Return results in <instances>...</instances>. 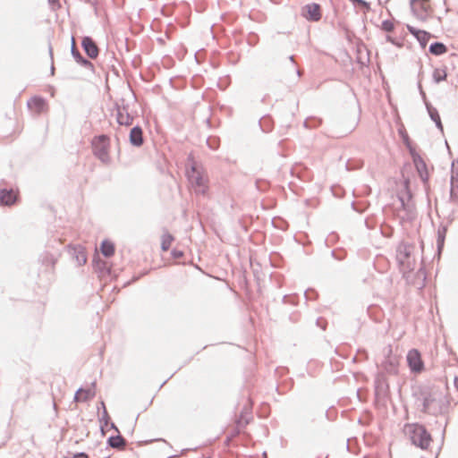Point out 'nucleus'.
<instances>
[{"mask_svg":"<svg viewBox=\"0 0 458 458\" xmlns=\"http://www.w3.org/2000/svg\"><path fill=\"white\" fill-rule=\"evenodd\" d=\"M407 432L412 443L422 449H427L431 442L430 435L427 432L424 427L412 424L406 427Z\"/></svg>","mask_w":458,"mask_h":458,"instance_id":"obj_1","label":"nucleus"},{"mask_svg":"<svg viewBox=\"0 0 458 458\" xmlns=\"http://www.w3.org/2000/svg\"><path fill=\"white\" fill-rule=\"evenodd\" d=\"M108 145V138L106 135H100L93 141L94 155L104 164L110 163Z\"/></svg>","mask_w":458,"mask_h":458,"instance_id":"obj_2","label":"nucleus"},{"mask_svg":"<svg viewBox=\"0 0 458 458\" xmlns=\"http://www.w3.org/2000/svg\"><path fill=\"white\" fill-rule=\"evenodd\" d=\"M250 419V409H245L240 415L239 419L235 421V424L227 428L228 438L232 439L238 436L242 429L249 423Z\"/></svg>","mask_w":458,"mask_h":458,"instance_id":"obj_3","label":"nucleus"},{"mask_svg":"<svg viewBox=\"0 0 458 458\" xmlns=\"http://www.w3.org/2000/svg\"><path fill=\"white\" fill-rule=\"evenodd\" d=\"M411 8L418 18L427 19L432 13L429 0H412Z\"/></svg>","mask_w":458,"mask_h":458,"instance_id":"obj_4","label":"nucleus"},{"mask_svg":"<svg viewBox=\"0 0 458 458\" xmlns=\"http://www.w3.org/2000/svg\"><path fill=\"white\" fill-rule=\"evenodd\" d=\"M407 362L411 371L420 373L424 369L421 354L417 349H411L407 354Z\"/></svg>","mask_w":458,"mask_h":458,"instance_id":"obj_5","label":"nucleus"},{"mask_svg":"<svg viewBox=\"0 0 458 458\" xmlns=\"http://www.w3.org/2000/svg\"><path fill=\"white\" fill-rule=\"evenodd\" d=\"M81 46L86 55L91 58L95 59L98 56L99 49L97 46L96 42L89 36H86L82 38Z\"/></svg>","mask_w":458,"mask_h":458,"instance_id":"obj_6","label":"nucleus"},{"mask_svg":"<svg viewBox=\"0 0 458 458\" xmlns=\"http://www.w3.org/2000/svg\"><path fill=\"white\" fill-rule=\"evenodd\" d=\"M302 15L307 20L318 21L321 19V9L318 4H310L304 6Z\"/></svg>","mask_w":458,"mask_h":458,"instance_id":"obj_7","label":"nucleus"},{"mask_svg":"<svg viewBox=\"0 0 458 458\" xmlns=\"http://www.w3.org/2000/svg\"><path fill=\"white\" fill-rule=\"evenodd\" d=\"M71 53H72V57L75 59V61L81 66L94 72V65L93 64L89 61L88 59L84 58L81 54L80 53V51L78 50V48L76 47L75 46V41H74V38H72V48H71Z\"/></svg>","mask_w":458,"mask_h":458,"instance_id":"obj_8","label":"nucleus"},{"mask_svg":"<svg viewBox=\"0 0 458 458\" xmlns=\"http://www.w3.org/2000/svg\"><path fill=\"white\" fill-rule=\"evenodd\" d=\"M116 121L120 125L129 126L132 123L133 117L128 113L125 106H117Z\"/></svg>","mask_w":458,"mask_h":458,"instance_id":"obj_9","label":"nucleus"},{"mask_svg":"<svg viewBox=\"0 0 458 458\" xmlns=\"http://www.w3.org/2000/svg\"><path fill=\"white\" fill-rule=\"evenodd\" d=\"M187 177L189 182L194 189L196 194L199 193L200 188V173L197 171V168L194 165H191V170H187Z\"/></svg>","mask_w":458,"mask_h":458,"instance_id":"obj_10","label":"nucleus"},{"mask_svg":"<svg viewBox=\"0 0 458 458\" xmlns=\"http://www.w3.org/2000/svg\"><path fill=\"white\" fill-rule=\"evenodd\" d=\"M451 198L458 201V164L453 165L451 179Z\"/></svg>","mask_w":458,"mask_h":458,"instance_id":"obj_11","label":"nucleus"},{"mask_svg":"<svg viewBox=\"0 0 458 458\" xmlns=\"http://www.w3.org/2000/svg\"><path fill=\"white\" fill-rule=\"evenodd\" d=\"M400 360L397 356L389 354L383 363L384 369L388 372L394 374L397 372Z\"/></svg>","mask_w":458,"mask_h":458,"instance_id":"obj_12","label":"nucleus"},{"mask_svg":"<svg viewBox=\"0 0 458 458\" xmlns=\"http://www.w3.org/2000/svg\"><path fill=\"white\" fill-rule=\"evenodd\" d=\"M16 194L13 190L0 191V205L11 206L16 201Z\"/></svg>","mask_w":458,"mask_h":458,"instance_id":"obj_13","label":"nucleus"},{"mask_svg":"<svg viewBox=\"0 0 458 458\" xmlns=\"http://www.w3.org/2000/svg\"><path fill=\"white\" fill-rule=\"evenodd\" d=\"M130 142L136 147L143 144L142 129L140 126H135L131 130Z\"/></svg>","mask_w":458,"mask_h":458,"instance_id":"obj_14","label":"nucleus"},{"mask_svg":"<svg viewBox=\"0 0 458 458\" xmlns=\"http://www.w3.org/2000/svg\"><path fill=\"white\" fill-rule=\"evenodd\" d=\"M407 29L423 45H426L430 38L429 33L425 30H418L410 25H407Z\"/></svg>","mask_w":458,"mask_h":458,"instance_id":"obj_15","label":"nucleus"},{"mask_svg":"<svg viewBox=\"0 0 458 458\" xmlns=\"http://www.w3.org/2000/svg\"><path fill=\"white\" fill-rule=\"evenodd\" d=\"M107 444L115 449H123L126 445V440L119 434L115 437H110L107 439Z\"/></svg>","mask_w":458,"mask_h":458,"instance_id":"obj_16","label":"nucleus"},{"mask_svg":"<svg viewBox=\"0 0 458 458\" xmlns=\"http://www.w3.org/2000/svg\"><path fill=\"white\" fill-rule=\"evenodd\" d=\"M100 250L105 257L110 258L114 253V245L109 241H103Z\"/></svg>","mask_w":458,"mask_h":458,"instance_id":"obj_17","label":"nucleus"},{"mask_svg":"<svg viewBox=\"0 0 458 458\" xmlns=\"http://www.w3.org/2000/svg\"><path fill=\"white\" fill-rule=\"evenodd\" d=\"M447 73L445 69L437 68L433 72V79L437 83L445 81Z\"/></svg>","mask_w":458,"mask_h":458,"instance_id":"obj_18","label":"nucleus"},{"mask_svg":"<svg viewBox=\"0 0 458 458\" xmlns=\"http://www.w3.org/2000/svg\"><path fill=\"white\" fill-rule=\"evenodd\" d=\"M101 405H103V413H102V417L99 419V420L101 423L103 422V424L100 426V428H101L102 434L105 435V427L109 424L110 417L107 413V411L106 409V405H105L104 402H101Z\"/></svg>","mask_w":458,"mask_h":458,"instance_id":"obj_19","label":"nucleus"},{"mask_svg":"<svg viewBox=\"0 0 458 458\" xmlns=\"http://www.w3.org/2000/svg\"><path fill=\"white\" fill-rule=\"evenodd\" d=\"M429 51L434 55H442L447 51V48L442 43H434L430 46Z\"/></svg>","mask_w":458,"mask_h":458,"instance_id":"obj_20","label":"nucleus"},{"mask_svg":"<svg viewBox=\"0 0 458 458\" xmlns=\"http://www.w3.org/2000/svg\"><path fill=\"white\" fill-rule=\"evenodd\" d=\"M411 246H408V245H403V250H400V254H399V259L402 263L404 262V260L403 259V258L401 257L402 255L404 256V258L407 259V263H408V267L411 266V262H410V256H411Z\"/></svg>","mask_w":458,"mask_h":458,"instance_id":"obj_21","label":"nucleus"},{"mask_svg":"<svg viewBox=\"0 0 458 458\" xmlns=\"http://www.w3.org/2000/svg\"><path fill=\"white\" fill-rule=\"evenodd\" d=\"M173 241H174V237L170 233H164L162 236V242H161L162 250L165 251L167 250L170 248Z\"/></svg>","mask_w":458,"mask_h":458,"instance_id":"obj_22","label":"nucleus"},{"mask_svg":"<svg viewBox=\"0 0 458 458\" xmlns=\"http://www.w3.org/2000/svg\"><path fill=\"white\" fill-rule=\"evenodd\" d=\"M395 28V22L393 20L383 21L381 23V29L386 32H392Z\"/></svg>","mask_w":458,"mask_h":458,"instance_id":"obj_23","label":"nucleus"},{"mask_svg":"<svg viewBox=\"0 0 458 458\" xmlns=\"http://www.w3.org/2000/svg\"><path fill=\"white\" fill-rule=\"evenodd\" d=\"M31 104H33L38 110H40L43 107L45 102L41 98H34L28 102V106H30Z\"/></svg>","mask_w":458,"mask_h":458,"instance_id":"obj_24","label":"nucleus"},{"mask_svg":"<svg viewBox=\"0 0 458 458\" xmlns=\"http://www.w3.org/2000/svg\"><path fill=\"white\" fill-rule=\"evenodd\" d=\"M95 396V391L92 389H83L82 398H81L83 402H87L92 399Z\"/></svg>","mask_w":458,"mask_h":458,"instance_id":"obj_25","label":"nucleus"},{"mask_svg":"<svg viewBox=\"0 0 458 458\" xmlns=\"http://www.w3.org/2000/svg\"><path fill=\"white\" fill-rule=\"evenodd\" d=\"M82 392H83V388H80L77 390V392L75 393V395H74V401L75 402H83L81 398H82Z\"/></svg>","mask_w":458,"mask_h":458,"instance_id":"obj_26","label":"nucleus"},{"mask_svg":"<svg viewBox=\"0 0 458 458\" xmlns=\"http://www.w3.org/2000/svg\"><path fill=\"white\" fill-rule=\"evenodd\" d=\"M435 401V398H431V396L426 397L424 400V408L425 410H428L432 402Z\"/></svg>","mask_w":458,"mask_h":458,"instance_id":"obj_27","label":"nucleus"},{"mask_svg":"<svg viewBox=\"0 0 458 458\" xmlns=\"http://www.w3.org/2000/svg\"><path fill=\"white\" fill-rule=\"evenodd\" d=\"M77 259L80 264H85L87 260L86 256L84 255L83 252L79 253V255L77 256Z\"/></svg>","mask_w":458,"mask_h":458,"instance_id":"obj_28","label":"nucleus"},{"mask_svg":"<svg viewBox=\"0 0 458 458\" xmlns=\"http://www.w3.org/2000/svg\"><path fill=\"white\" fill-rule=\"evenodd\" d=\"M172 255H173L174 259H179V258H181L182 256V251L177 250H174L172 251Z\"/></svg>","mask_w":458,"mask_h":458,"instance_id":"obj_29","label":"nucleus"},{"mask_svg":"<svg viewBox=\"0 0 458 458\" xmlns=\"http://www.w3.org/2000/svg\"><path fill=\"white\" fill-rule=\"evenodd\" d=\"M110 428H113V429H114L115 431H117V432L119 433V429L117 428V427L115 426V424H114V423H113V422H112V423H110Z\"/></svg>","mask_w":458,"mask_h":458,"instance_id":"obj_30","label":"nucleus"},{"mask_svg":"<svg viewBox=\"0 0 458 458\" xmlns=\"http://www.w3.org/2000/svg\"><path fill=\"white\" fill-rule=\"evenodd\" d=\"M386 40H387L388 42H391V43H393V44H395L394 39L391 36H387V37H386Z\"/></svg>","mask_w":458,"mask_h":458,"instance_id":"obj_31","label":"nucleus"},{"mask_svg":"<svg viewBox=\"0 0 458 458\" xmlns=\"http://www.w3.org/2000/svg\"><path fill=\"white\" fill-rule=\"evenodd\" d=\"M454 386H455V388L458 390V377H456L454 378Z\"/></svg>","mask_w":458,"mask_h":458,"instance_id":"obj_32","label":"nucleus"},{"mask_svg":"<svg viewBox=\"0 0 458 458\" xmlns=\"http://www.w3.org/2000/svg\"><path fill=\"white\" fill-rule=\"evenodd\" d=\"M199 52H197V53L195 54V58H196V60H197V62H198V63H199Z\"/></svg>","mask_w":458,"mask_h":458,"instance_id":"obj_33","label":"nucleus"},{"mask_svg":"<svg viewBox=\"0 0 458 458\" xmlns=\"http://www.w3.org/2000/svg\"><path fill=\"white\" fill-rule=\"evenodd\" d=\"M49 53H50V55L52 57L53 56V52H52V47L51 46H49Z\"/></svg>","mask_w":458,"mask_h":458,"instance_id":"obj_34","label":"nucleus"},{"mask_svg":"<svg viewBox=\"0 0 458 458\" xmlns=\"http://www.w3.org/2000/svg\"><path fill=\"white\" fill-rule=\"evenodd\" d=\"M50 4H55V2H57L58 0H48Z\"/></svg>","mask_w":458,"mask_h":458,"instance_id":"obj_35","label":"nucleus"},{"mask_svg":"<svg viewBox=\"0 0 458 458\" xmlns=\"http://www.w3.org/2000/svg\"><path fill=\"white\" fill-rule=\"evenodd\" d=\"M54 71H55V67H54V65H52L50 72H52V73H54Z\"/></svg>","mask_w":458,"mask_h":458,"instance_id":"obj_36","label":"nucleus"}]
</instances>
